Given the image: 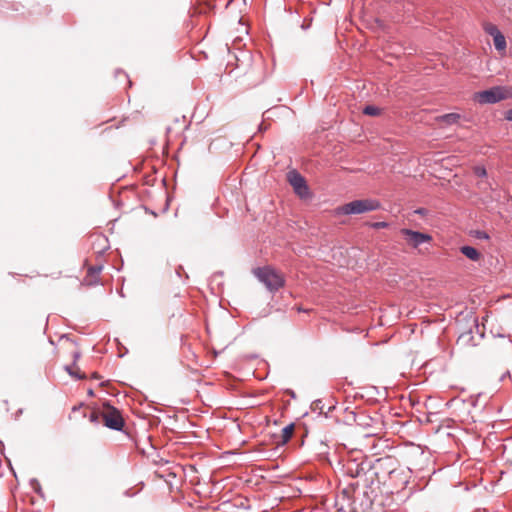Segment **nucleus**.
<instances>
[{
  "instance_id": "4",
  "label": "nucleus",
  "mask_w": 512,
  "mask_h": 512,
  "mask_svg": "<svg viewBox=\"0 0 512 512\" xmlns=\"http://www.w3.org/2000/svg\"><path fill=\"white\" fill-rule=\"evenodd\" d=\"M507 98L504 93V89L501 86H494L489 89L476 92L474 94V100L483 105V104H495Z\"/></svg>"
},
{
  "instance_id": "17",
  "label": "nucleus",
  "mask_w": 512,
  "mask_h": 512,
  "mask_svg": "<svg viewBox=\"0 0 512 512\" xmlns=\"http://www.w3.org/2000/svg\"><path fill=\"white\" fill-rule=\"evenodd\" d=\"M30 484L36 493H41V485L37 479H31Z\"/></svg>"
},
{
  "instance_id": "13",
  "label": "nucleus",
  "mask_w": 512,
  "mask_h": 512,
  "mask_svg": "<svg viewBox=\"0 0 512 512\" xmlns=\"http://www.w3.org/2000/svg\"><path fill=\"white\" fill-rule=\"evenodd\" d=\"M483 30L486 34L490 35L491 37H494L496 34L498 35L501 33V31L498 29V27L495 24L485 22L483 24Z\"/></svg>"
},
{
  "instance_id": "11",
  "label": "nucleus",
  "mask_w": 512,
  "mask_h": 512,
  "mask_svg": "<svg viewBox=\"0 0 512 512\" xmlns=\"http://www.w3.org/2000/svg\"><path fill=\"white\" fill-rule=\"evenodd\" d=\"M494 47L497 51H504L507 47L505 36L501 33L493 37Z\"/></svg>"
},
{
  "instance_id": "12",
  "label": "nucleus",
  "mask_w": 512,
  "mask_h": 512,
  "mask_svg": "<svg viewBox=\"0 0 512 512\" xmlns=\"http://www.w3.org/2000/svg\"><path fill=\"white\" fill-rule=\"evenodd\" d=\"M293 432H294V424L293 423L285 426L282 429V431H281V442H282V444L287 443L292 438Z\"/></svg>"
},
{
  "instance_id": "18",
  "label": "nucleus",
  "mask_w": 512,
  "mask_h": 512,
  "mask_svg": "<svg viewBox=\"0 0 512 512\" xmlns=\"http://www.w3.org/2000/svg\"><path fill=\"white\" fill-rule=\"evenodd\" d=\"M476 237L478 239H489V235L485 231L481 230L476 231Z\"/></svg>"
},
{
  "instance_id": "24",
  "label": "nucleus",
  "mask_w": 512,
  "mask_h": 512,
  "mask_svg": "<svg viewBox=\"0 0 512 512\" xmlns=\"http://www.w3.org/2000/svg\"><path fill=\"white\" fill-rule=\"evenodd\" d=\"M118 74H123V76H124L126 79L128 78L127 74H125V73H124L123 71H121V70H117V71H116V75H118Z\"/></svg>"
},
{
  "instance_id": "7",
  "label": "nucleus",
  "mask_w": 512,
  "mask_h": 512,
  "mask_svg": "<svg viewBox=\"0 0 512 512\" xmlns=\"http://www.w3.org/2000/svg\"><path fill=\"white\" fill-rule=\"evenodd\" d=\"M400 233L406 240L407 244L413 248H418L420 245L430 243L432 241L431 235L409 228L401 229Z\"/></svg>"
},
{
  "instance_id": "26",
  "label": "nucleus",
  "mask_w": 512,
  "mask_h": 512,
  "mask_svg": "<svg viewBox=\"0 0 512 512\" xmlns=\"http://www.w3.org/2000/svg\"><path fill=\"white\" fill-rule=\"evenodd\" d=\"M343 329H344V330H346V331H355V329H354V328H350V327H348V326H346V325H345V326H343Z\"/></svg>"
},
{
  "instance_id": "6",
  "label": "nucleus",
  "mask_w": 512,
  "mask_h": 512,
  "mask_svg": "<svg viewBox=\"0 0 512 512\" xmlns=\"http://www.w3.org/2000/svg\"><path fill=\"white\" fill-rule=\"evenodd\" d=\"M105 411L102 413L104 425L109 429L121 431L124 427V419L118 409L110 405H105Z\"/></svg>"
},
{
  "instance_id": "15",
  "label": "nucleus",
  "mask_w": 512,
  "mask_h": 512,
  "mask_svg": "<svg viewBox=\"0 0 512 512\" xmlns=\"http://www.w3.org/2000/svg\"><path fill=\"white\" fill-rule=\"evenodd\" d=\"M473 171L477 177H480V178L487 177V170L484 166H476V167H474Z\"/></svg>"
},
{
  "instance_id": "27",
  "label": "nucleus",
  "mask_w": 512,
  "mask_h": 512,
  "mask_svg": "<svg viewBox=\"0 0 512 512\" xmlns=\"http://www.w3.org/2000/svg\"><path fill=\"white\" fill-rule=\"evenodd\" d=\"M343 493H344L345 495H348V494H349V491H348L347 489H344V490H343Z\"/></svg>"
},
{
  "instance_id": "10",
  "label": "nucleus",
  "mask_w": 512,
  "mask_h": 512,
  "mask_svg": "<svg viewBox=\"0 0 512 512\" xmlns=\"http://www.w3.org/2000/svg\"><path fill=\"white\" fill-rule=\"evenodd\" d=\"M460 114L458 113H447L439 116V121L447 124V125H453L456 124L460 119Z\"/></svg>"
},
{
  "instance_id": "25",
  "label": "nucleus",
  "mask_w": 512,
  "mask_h": 512,
  "mask_svg": "<svg viewBox=\"0 0 512 512\" xmlns=\"http://www.w3.org/2000/svg\"><path fill=\"white\" fill-rule=\"evenodd\" d=\"M266 129H267V127L264 125V123H261V124L259 125V130H260V131H263V130H266Z\"/></svg>"
},
{
  "instance_id": "20",
  "label": "nucleus",
  "mask_w": 512,
  "mask_h": 512,
  "mask_svg": "<svg viewBox=\"0 0 512 512\" xmlns=\"http://www.w3.org/2000/svg\"><path fill=\"white\" fill-rule=\"evenodd\" d=\"M66 370L68 371V373H69L70 375L75 376V377H76V378H78V379H82V378L84 377L83 375H80V374H76V373H74V371L72 370V367L67 366V367H66Z\"/></svg>"
},
{
  "instance_id": "8",
  "label": "nucleus",
  "mask_w": 512,
  "mask_h": 512,
  "mask_svg": "<svg viewBox=\"0 0 512 512\" xmlns=\"http://www.w3.org/2000/svg\"><path fill=\"white\" fill-rule=\"evenodd\" d=\"M344 470L347 475L356 478L364 472V466L363 463H358L355 459H352L346 462Z\"/></svg>"
},
{
  "instance_id": "16",
  "label": "nucleus",
  "mask_w": 512,
  "mask_h": 512,
  "mask_svg": "<svg viewBox=\"0 0 512 512\" xmlns=\"http://www.w3.org/2000/svg\"><path fill=\"white\" fill-rule=\"evenodd\" d=\"M102 270H103L102 264L93 265L88 268V274L91 276L98 275L99 273H101Z\"/></svg>"
},
{
  "instance_id": "21",
  "label": "nucleus",
  "mask_w": 512,
  "mask_h": 512,
  "mask_svg": "<svg viewBox=\"0 0 512 512\" xmlns=\"http://www.w3.org/2000/svg\"><path fill=\"white\" fill-rule=\"evenodd\" d=\"M504 117H505V119H506L507 121L512 122V108H511V109H508V110L505 112Z\"/></svg>"
},
{
  "instance_id": "22",
  "label": "nucleus",
  "mask_w": 512,
  "mask_h": 512,
  "mask_svg": "<svg viewBox=\"0 0 512 512\" xmlns=\"http://www.w3.org/2000/svg\"><path fill=\"white\" fill-rule=\"evenodd\" d=\"M80 358V352L78 351H75L73 352V359H74V364H73V367L76 366V361Z\"/></svg>"
},
{
  "instance_id": "23",
  "label": "nucleus",
  "mask_w": 512,
  "mask_h": 512,
  "mask_svg": "<svg viewBox=\"0 0 512 512\" xmlns=\"http://www.w3.org/2000/svg\"><path fill=\"white\" fill-rule=\"evenodd\" d=\"M415 213L419 214V215H424L426 213V209L425 208H419L415 211Z\"/></svg>"
},
{
  "instance_id": "9",
  "label": "nucleus",
  "mask_w": 512,
  "mask_h": 512,
  "mask_svg": "<svg viewBox=\"0 0 512 512\" xmlns=\"http://www.w3.org/2000/svg\"><path fill=\"white\" fill-rule=\"evenodd\" d=\"M460 252L471 261L476 262L479 261L481 258V253L476 248L469 245L461 246Z\"/></svg>"
},
{
  "instance_id": "19",
  "label": "nucleus",
  "mask_w": 512,
  "mask_h": 512,
  "mask_svg": "<svg viewBox=\"0 0 512 512\" xmlns=\"http://www.w3.org/2000/svg\"><path fill=\"white\" fill-rule=\"evenodd\" d=\"M387 226H388L387 222H375L372 224V227L375 229L386 228Z\"/></svg>"
},
{
  "instance_id": "3",
  "label": "nucleus",
  "mask_w": 512,
  "mask_h": 512,
  "mask_svg": "<svg viewBox=\"0 0 512 512\" xmlns=\"http://www.w3.org/2000/svg\"><path fill=\"white\" fill-rule=\"evenodd\" d=\"M380 206V202L376 199H358L344 204L340 207V212L345 215L362 214L378 210Z\"/></svg>"
},
{
  "instance_id": "2",
  "label": "nucleus",
  "mask_w": 512,
  "mask_h": 512,
  "mask_svg": "<svg viewBox=\"0 0 512 512\" xmlns=\"http://www.w3.org/2000/svg\"><path fill=\"white\" fill-rule=\"evenodd\" d=\"M253 273L270 292L278 291L285 284V280L282 274H280L272 267H258L254 269Z\"/></svg>"
},
{
  "instance_id": "14",
  "label": "nucleus",
  "mask_w": 512,
  "mask_h": 512,
  "mask_svg": "<svg viewBox=\"0 0 512 512\" xmlns=\"http://www.w3.org/2000/svg\"><path fill=\"white\" fill-rule=\"evenodd\" d=\"M363 113L368 116H378L380 115L381 110L375 105H367L364 107Z\"/></svg>"
},
{
  "instance_id": "5",
  "label": "nucleus",
  "mask_w": 512,
  "mask_h": 512,
  "mask_svg": "<svg viewBox=\"0 0 512 512\" xmlns=\"http://www.w3.org/2000/svg\"><path fill=\"white\" fill-rule=\"evenodd\" d=\"M288 181L293 187L295 194L301 199H308L311 197L310 188L305 178L297 171L293 170L288 173Z\"/></svg>"
},
{
  "instance_id": "1",
  "label": "nucleus",
  "mask_w": 512,
  "mask_h": 512,
  "mask_svg": "<svg viewBox=\"0 0 512 512\" xmlns=\"http://www.w3.org/2000/svg\"><path fill=\"white\" fill-rule=\"evenodd\" d=\"M487 325L490 329L492 338L504 337V334L499 330L494 331L495 322H472L468 330L460 333L457 339V344L461 346H476L479 342L484 339Z\"/></svg>"
}]
</instances>
